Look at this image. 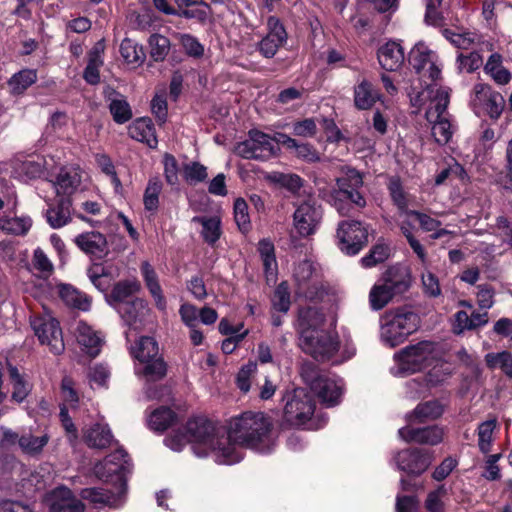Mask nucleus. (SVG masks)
Here are the masks:
<instances>
[{
	"label": "nucleus",
	"mask_w": 512,
	"mask_h": 512,
	"mask_svg": "<svg viewBox=\"0 0 512 512\" xmlns=\"http://www.w3.org/2000/svg\"><path fill=\"white\" fill-rule=\"evenodd\" d=\"M187 439L198 457L212 456L219 464L231 465L239 462L243 455L229 446L224 430L205 417H195L186 424Z\"/></svg>",
	"instance_id": "nucleus-2"
},
{
	"label": "nucleus",
	"mask_w": 512,
	"mask_h": 512,
	"mask_svg": "<svg viewBox=\"0 0 512 512\" xmlns=\"http://www.w3.org/2000/svg\"><path fill=\"white\" fill-rule=\"evenodd\" d=\"M471 103L476 113L484 112L492 119H498L505 106L504 97L483 83L474 86Z\"/></svg>",
	"instance_id": "nucleus-15"
},
{
	"label": "nucleus",
	"mask_w": 512,
	"mask_h": 512,
	"mask_svg": "<svg viewBox=\"0 0 512 512\" xmlns=\"http://www.w3.org/2000/svg\"><path fill=\"white\" fill-rule=\"evenodd\" d=\"M140 271L145 285L154 300L156 308L162 312H165L167 308V301L163 295V291L155 269L150 265V263L145 261L141 264Z\"/></svg>",
	"instance_id": "nucleus-28"
},
{
	"label": "nucleus",
	"mask_w": 512,
	"mask_h": 512,
	"mask_svg": "<svg viewBox=\"0 0 512 512\" xmlns=\"http://www.w3.org/2000/svg\"><path fill=\"white\" fill-rule=\"evenodd\" d=\"M32 226V219L28 216L0 217V230L17 236L28 233Z\"/></svg>",
	"instance_id": "nucleus-43"
},
{
	"label": "nucleus",
	"mask_w": 512,
	"mask_h": 512,
	"mask_svg": "<svg viewBox=\"0 0 512 512\" xmlns=\"http://www.w3.org/2000/svg\"><path fill=\"white\" fill-rule=\"evenodd\" d=\"M71 201L69 198L62 199L56 207L46 211V220L53 229H59L71 221Z\"/></svg>",
	"instance_id": "nucleus-34"
},
{
	"label": "nucleus",
	"mask_w": 512,
	"mask_h": 512,
	"mask_svg": "<svg viewBox=\"0 0 512 512\" xmlns=\"http://www.w3.org/2000/svg\"><path fill=\"white\" fill-rule=\"evenodd\" d=\"M83 439L89 447L104 449L112 443L113 435L108 425L97 422L83 428Z\"/></svg>",
	"instance_id": "nucleus-30"
},
{
	"label": "nucleus",
	"mask_w": 512,
	"mask_h": 512,
	"mask_svg": "<svg viewBox=\"0 0 512 512\" xmlns=\"http://www.w3.org/2000/svg\"><path fill=\"white\" fill-rule=\"evenodd\" d=\"M110 378L109 369L103 364H96L88 371V379L91 387H105Z\"/></svg>",
	"instance_id": "nucleus-57"
},
{
	"label": "nucleus",
	"mask_w": 512,
	"mask_h": 512,
	"mask_svg": "<svg viewBox=\"0 0 512 512\" xmlns=\"http://www.w3.org/2000/svg\"><path fill=\"white\" fill-rule=\"evenodd\" d=\"M271 431L272 423L268 417L262 412L249 411L230 420L226 438H229L228 445L241 455L242 447L266 453L274 445Z\"/></svg>",
	"instance_id": "nucleus-4"
},
{
	"label": "nucleus",
	"mask_w": 512,
	"mask_h": 512,
	"mask_svg": "<svg viewBox=\"0 0 512 512\" xmlns=\"http://www.w3.org/2000/svg\"><path fill=\"white\" fill-rule=\"evenodd\" d=\"M362 186V174L354 168L344 167L342 175L336 178V186L323 193V198L341 215H347L350 212V203L358 208L366 206V199L360 192Z\"/></svg>",
	"instance_id": "nucleus-5"
},
{
	"label": "nucleus",
	"mask_w": 512,
	"mask_h": 512,
	"mask_svg": "<svg viewBox=\"0 0 512 512\" xmlns=\"http://www.w3.org/2000/svg\"><path fill=\"white\" fill-rule=\"evenodd\" d=\"M497 427L496 419H489L479 424L477 428L479 450L487 454L491 451L494 440V431Z\"/></svg>",
	"instance_id": "nucleus-45"
},
{
	"label": "nucleus",
	"mask_w": 512,
	"mask_h": 512,
	"mask_svg": "<svg viewBox=\"0 0 512 512\" xmlns=\"http://www.w3.org/2000/svg\"><path fill=\"white\" fill-rule=\"evenodd\" d=\"M149 45L151 47V57L155 61L163 60L170 49L169 39L159 34H154L149 38Z\"/></svg>",
	"instance_id": "nucleus-53"
},
{
	"label": "nucleus",
	"mask_w": 512,
	"mask_h": 512,
	"mask_svg": "<svg viewBox=\"0 0 512 512\" xmlns=\"http://www.w3.org/2000/svg\"><path fill=\"white\" fill-rule=\"evenodd\" d=\"M131 353L139 362L135 366L137 375L143 376L147 381H156L166 375V365L158 357L159 349L157 342L151 337H141L134 346Z\"/></svg>",
	"instance_id": "nucleus-9"
},
{
	"label": "nucleus",
	"mask_w": 512,
	"mask_h": 512,
	"mask_svg": "<svg viewBox=\"0 0 512 512\" xmlns=\"http://www.w3.org/2000/svg\"><path fill=\"white\" fill-rule=\"evenodd\" d=\"M457 61L458 69L467 73L477 70L483 63L481 55L477 52H471L468 55L459 54Z\"/></svg>",
	"instance_id": "nucleus-61"
},
{
	"label": "nucleus",
	"mask_w": 512,
	"mask_h": 512,
	"mask_svg": "<svg viewBox=\"0 0 512 512\" xmlns=\"http://www.w3.org/2000/svg\"><path fill=\"white\" fill-rule=\"evenodd\" d=\"M418 326L419 318L412 311L407 309L387 311L381 318V341L389 347H396L417 331Z\"/></svg>",
	"instance_id": "nucleus-7"
},
{
	"label": "nucleus",
	"mask_w": 512,
	"mask_h": 512,
	"mask_svg": "<svg viewBox=\"0 0 512 512\" xmlns=\"http://www.w3.org/2000/svg\"><path fill=\"white\" fill-rule=\"evenodd\" d=\"M235 152L245 159L267 160L275 155L276 145L269 135L252 130L248 139L237 144Z\"/></svg>",
	"instance_id": "nucleus-14"
},
{
	"label": "nucleus",
	"mask_w": 512,
	"mask_h": 512,
	"mask_svg": "<svg viewBox=\"0 0 512 512\" xmlns=\"http://www.w3.org/2000/svg\"><path fill=\"white\" fill-rule=\"evenodd\" d=\"M32 264L34 269L39 271L43 277L50 276L54 270L52 262L41 248L34 250Z\"/></svg>",
	"instance_id": "nucleus-58"
},
{
	"label": "nucleus",
	"mask_w": 512,
	"mask_h": 512,
	"mask_svg": "<svg viewBox=\"0 0 512 512\" xmlns=\"http://www.w3.org/2000/svg\"><path fill=\"white\" fill-rule=\"evenodd\" d=\"M37 79L38 76L35 69L25 68L13 74L8 80L7 85L12 95H21L36 83Z\"/></svg>",
	"instance_id": "nucleus-38"
},
{
	"label": "nucleus",
	"mask_w": 512,
	"mask_h": 512,
	"mask_svg": "<svg viewBox=\"0 0 512 512\" xmlns=\"http://www.w3.org/2000/svg\"><path fill=\"white\" fill-rule=\"evenodd\" d=\"M162 186L163 185L159 177H152L149 179L143 197L146 210H157L159 206V195L162 191Z\"/></svg>",
	"instance_id": "nucleus-48"
},
{
	"label": "nucleus",
	"mask_w": 512,
	"mask_h": 512,
	"mask_svg": "<svg viewBox=\"0 0 512 512\" xmlns=\"http://www.w3.org/2000/svg\"><path fill=\"white\" fill-rule=\"evenodd\" d=\"M132 464L128 454L123 449H117L107 455L102 461L94 465L95 476L105 482L111 481L115 486L120 487V478L124 481L126 488V474L131 471Z\"/></svg>",
	"instance_id": "nucleus-12"
},
{
	"label": "nucleus",
	"mask_w": 512,
	"mask_h": 512,
	"mask_svg": "<svg viewBox=\"0 0 512 512\" xmlns=\"http://www.w3.org/2000/svg\"><path fill=\"white\" fill-rule=\"evenodd\" d=\"M389 247L386 244L379 243L372 247L369 254L361 258L363 267L370 268L378 263L384 262L389 257Z\"/></svg>",
	"instance_id": "nucleus-52"
},
{
	"label": "nucleus",
	"mask_w": 512,
	"mask_h": 512,
	"mask_svg": "<svg viewBox=\"0 0 512 512\" xmlns=\"http://www.w3.org/2000/svg\"><path fill=\"white\" fill-rule=\"evenodd\" d=\"M179 41L185 52L194 58H200L204 54V46L190 34H180Z\"/></svg>",
	"instance_id": "nucleus-60"
},
{
	"label": "nucleus",
	"mask_w": 512,
	"mask_h": 512,
	"mask_svg": "<svg viewBox=\"0 0 512 512\" xmlns=\"http://www.w3.org/2000/svg\"><path fill=\"white\" fill-rule=\"evenodd\" d=\"M43 501L49 512H84L86 509L82 500L64 486L48 492Z\"/></svg>",
	"instance_id": "nucleus-17"
},
{
	"label": "nucleus",
	"mask_w": 512,
	"mask_h": 512,
	"mask_svg": "<svg viewBox=\"0 0 512 512\" xmlns=\"http://www.w3.org/2000/svg\"><path fill=\"white\" fill-rule=\"evenodd\" d=\"M129 135L140 142L146 143L149 147L157 146V138L152 121L149 118L135 120L128 128Z\"/></svg>",
	"instance_id": "nucleus-32"
},
{
	"label": "nucleus",
	"mask_w": 512,
	"mask_h": 512,
	"mask_svg": "<svg viewBox=\"0 0 512 512\" xmlns=\"http://www.w3.org/2000/svg\"><path fill=\"white\" fill-rule=\"evenodd\" d=\"M116 310L130 329L138 330L150 315L151 309L146 300L135 298L127 303L116 305Z\"/></svg>",
	"instance_id": "nucleus-21"
},
{
	"label": "nucleus",
	"mask_w": 512,
	"mask_h": 512,
	"mask_svg": "<svg viewBox=\"0 0 512 512\" xmlns=\"http://www.w3.org/2000/svg\"><path fill=\"white\" fill-rule=\"evenodd\" d=\"M120 487L115 486V491L104 488H84L80 492L82 500L89 501L95 506H107L112 509L121 507L125 502L126 488L124 481L120 478Z\"/></svg>",
	"instance_id": "nucleus-18"
},
{
	"label": "nucleus",
	"mask_w": 512,
	"mask_h": 512,
	"mask_svg": "<svg viewBox=\"0 0 512 512\" xmlns=\"http://www.w3.org/2000/svg\"><path fill=\"white\" fill-rule=\"evenodd\" d=\"M9 377L13 387L11 399L17 403L23 402L30 393V385L14 366H9Z\"/></svg>",
	"instance_id": "nucleus-44"
},
{
	"label": "nucleus",
	"mask_w": 512,
	"mask_h": 512,
	"mask_svg": "<svg viewBox=\"0 0 512 512\" xmlns=\"http://www.w3.org/2000/svg\"><path fill=\"white\" fill-rule=\"evenodd\" d=\"M49 437L46 434L35 436L30 433L23 434L19 438V447L28 455H37L41 453L43 448L47 445Z\"/></svg>",
	"instance_id": "nucleus-46"
},
{
	"label": "nucleus",
	"mask_w": 512,
	"mask_h": 512,
	"mask_svg": "<svg viewBox=\"0 0 512 512\" xmlns=\"http://www.w3.org/2000/svg\"><path fill=\"white\" fill-rule=\"evenodd\" d=\"M175 420L174 412L169 408L156 409L149 417L148 424L155 431H164Z\"/></svg>",
	"instance_id": "nucleus-50"
},
{
	"label": "nucleus",
	"mask_w": 512,
	"mask_h": 512,
	"mask_svg": "<svg viewBox=\"0 0 512 512\" xmlns=\"http://www.w3.org/2000/svg\"><path fill=\"white\" fill-rule=\"evenodd\" d=\"M378 61L387 71H396L404 63V50L400 43L388 41L378 49Z\"/></svg>",
	"instance_id": "nucleus-27"
},
{
	"label": "nucleus",
	"mask_w": 512,
	"mask_h": 512,
	"mask_svg": "<svg viewBox=\"0 0 512 512\" xmlns=\"http://www.w3.org/2000/svg\"><path fill=\"white\" fill-rule=\"evenodd\" d=\"M443 412V405L432 400L418 404L412 412L406 415V419L409 424L424 423L439 418Z\"/></svg>",
	"instance_id": "nucleus-31"
},
{
	"label": "nucleus",
	"mask_w": 512,
	"mask_h": 512,
	"mask_svg": "<svg viewBox=\"0 0 512 512\" xmlns=\"http://www.w3.org/2000/svg\"><path fill=\"white\" fill-rule=\"evenodd\" d=\"M192 222L202 225L201 235L208 244L212 245L220 238L221 221L218 216H195L192 218Z\"/></svg>",
	"instance_id": "nucleus-41"
},
{
	"label": "nucleus",
	"mask_w": 512,
	"mask_h": 512,
	"mask_svg": "<svg viewBox=\"0 0 512 512\" xmlns=\"http://www.w3.org/2000/svg\"><path fill=\"white\" fill-rule=\"evenodd\" d=\"M75 243L85 253L97 258L107 254V241L104 235L98 232H87L76 237Z\"/></svg>",
	"instance_id": "nucleus-29"
},
{
	"label": "nucleus",
	"mask_w": 512,
	"mask_h": 512,
	"mask_svg": "<svg viewBox=\"0 0 512 512\" xmlns=\"http://www.w3.org/2000/svg\"><path fill=\"white\" fill-rule=\"evenodd\" d=\"M15 173L24 181L35 179L43 174V165L35 160H25L16 164Z\"/></svg>",
	"instance_id": "nucleus-51"
},
{
	"label": "nucleus",
	"mask_w": 512,
	"mask_h": 512,
	"mask_svg": "<svg viewBox=\"0 0 512 512\" xmlns=\"http://www.w3.org/2000/svg\"><path fill=\"white\" fill-rule=\"evenodd\" d=\"M399 437L405 442L437 445L442 442L444 429L434 425L425 428H411L410 424L398 430Z\"/></svg>",
	"instance_id": "nucleus-23"
},
{
	"label": "nucleus",
	"mask_w": 512,
	"mask_h": 512,
	"mask_svg": "<svg viewBox=\"0 0 512 512\" xmlns=\"http://www.w3.org/2000/svg\"><path fill=\"white\" fill-rule=\"evenodd\" d=\"M337 237L341 251L355 255L367 243L368 231L359 221H343L338 226Z\"/></svg>",
	"instance_id": "nucleus-16"
},
{
	"label": "nucleus",
	"mask_w": 512,
	"mask_h": 512,
	"mask_svg": "<svg viewBox=\"0 0 512 512\" xmlns=\"http://www.w3.org/2000/svg\"><path fill=\"white\" fill-rule=\"evenodd\" d=\"M268 33L259 43V51L266 58H272L287 39V33L280 20L270 16L267 20Z\"/></svg>",
	"instance_id": "nucleus-22"
},
{
	"label": "nucleus",
	"mask_w": 512,
	"mask_h": 512,
	"mask_svg": "<svg viewBox=\"0 0 512 512\" xmlns=\"http://www.w3.org/2000/svg\"><path fill=\"white\" fill-rule=\"evenodd\" d=\"M183 176L187 183L197 184L207 178V168L198 162H191L184 166Z\"/></svg>",
	"instance_id": "nucleus-54"
},
{
	"label": "nucleus",
	"mask_w": 512,
	"mask_h": 512,
	"mask_svg": "<svg viewBox=\"0 0 512 512\" xmlns=\"http://www.w3.org/2000/svg\"><path fill=\"white\" fill-rule=\"evenodd\" d=\"M164 175L166 182L171 185L178 184V163L175 157L171 154H165L163 157Z\"/></svg>",
	"instance_id": "nucleus-63"
},
{
	"label": "nucleus",
	"mask_w": 512,
	"mask_h": 512,
	"mask_svg": "<svg viewBox=\"0 0 512 512\" xmlns=\"http://www.w3.org/2000/svg\"><path fill=\"white\" fill-rule=\"evenodd\" d=\"M484 71L498 85H506L512 78L509 70L503 66L502 56L498 53H493L490 55L484 66Z\"/></svg>",
	"instance_id": "nucleus-39"
},
{
	"label": "nucleus",
	"mask_w": 512,
	"mask_h": 512,
	"mask_svg": "<svg viewBox=\"0 0 512 512\" xmlns=\"http://www.w3.org/2000/svg\"><path fill=\"white\" fill-rule=\"evenodd\" d=\"M299 346L316 360L331 359L340 350L337 335L326 328L325 316L317 308H303L298 320Z\"/></svg>",
	"instance_id": "nucleus-3"
},
{
	"label": "nucleus",
	"mask_w": 512,
	"mask_h": 512,
	"mask_svg": "<svg viewBox=\"0 0 512 512\" xmlns=\"http://www.w3.org/2000/svg\"><path fill=\"white\" fill-rule=\"evenodd\" d=\"M234 219L238 226V228L246 232L250 228V217L248 213V205L247 203L239 198L236 199L234 203Z\"/></svg>",
	"instance_id": "nucleus-56"
},
{
	"label": "nucleus",
	"mask_w": 512,
	"mask_h": 512,
	"mask_svg": "<svg viewBox=\"0 0 512 512\" xmlns=\"http://www.w3.org/2000/svg\"><path fill=\"white\" fill-rule=\"evenodd\" d=\"M409 285L410 277L407 269L400 267L389 268L383 277L370 289V308L374 311L383 309L396 294L406 291Z\"/></svg>",
	"instance_id": "nucleus-8"
},
{
	"label": "nucleus",
	"mask_w": 512,
	"mask_h": 512,
	"mask_svg": "<svg viewBox=\"0 0 512 512\" xmlns=\"http://www.w3.org/2000/svg\"><path fill=\"white\" fill-rule=\"evenodd\" d=\"M395 460L400 470L419 475L429 467L432 456L428 451L421 449L403 450L396 455Z\"/></svg>",
	"instance_id": "nucleus-20"
},
{
	"label": "nucleus",
	"mask_w": 512,
	"mask_h": 512,
	"mask_svg": "<svg viewBox=\"0 0 512 512\" xmlns=\"http://www.w3.org/2000/svg\"><path fill=\"white\" fill-rule=\"evenodd\" d=\"M140 289L141 284L135 279L120 281L113 287L108 302L116 309V305L129 302L128 298L139 292Z\"/></svg>",
	"instance_id": "nucleus-35"
},
{
	"label": "nucleus",
	"mask_w": 512,
	"mask_h": 512,
	"mask_svg": "<svg viewBox=\"0 0 512 512\" xmlns=\"http://www.w3.org/2000/svg\"><path fill=\"white\" fill-rule=\"evenodd\" d=\"M75 336L81 350L90 357H96L104 344V336L85 322H79L75 329Z\"/></svg>",
	"instance_id": "nucleus-24"
},
{
	"label": "nucleus",
	"mask_w": 512,
	"mask_h": 512,
	"mask_svg": "<svg viewBox=\"0 0 512 512\" xmlns=\"http://www.w3.org/2000/svg\"><path fill=\"white\" fill-rule=\"evenodd\" d=\"M87 275L92 284L100 291H106L113 280L111 272L102 265H94L88 269Z\"/></svg>",
	"instance_id": "nucleus-49"
},
{
	"label": "nucleus",
	"mask_w": 512,
	"mask_h": 512,
	"mask_svg": "<svg viewBox=\"0 0 512 512\" xmlns=\"http://www.w3.org/2000/svg\"><path fill=\"white\" fill-rule=\"evenodd\" d=\"M301 377L324 405L331 407L339 403L342 395L341 380L322 375L313 364H304Z\"/></svg>",
	"instance_id": "nucleus-10"
},
{
	"label": "nucleus",
	"mask_w": 512,
	"mask_h": 512,
	"mask_svg": "<svg viewBox=\"0 0 512 512\" xmlns=\"http://www.w3.org/2000/svg\"><path fill=\"white\" fill-rule=\"evenodd\" d=\"M317 276V270L314 263L309 259H304L295 265L293 278L298 286L297 293L307 298H312L314 292L310 290V284Z\"/></svg>",
	"instance_id": "nucleus-26"
},
{
	"label": "nucleus",
	"mask_w": 512,
	"mask_h": 512,
	"mask_svg": "<svg viewBox=\"0 0 512 512\" xmlns=\"http://www.w3.org/2000/svg\"><path fill=\"white\" fill-rule=\"evenodd\" d=\"M283 400L285 401V418L292 425L301 426L309 421L314 414L315 405L304 388H296L287 392Z\"/></svg>",
	"instance_id": "nucleus-13"
},
{
	"label": "nucleus",
	"mask_w": 512,
	"mask_h": 512,
	"mask_svg": "<svg viewBox=\"0 0 512 512\" xmlns=\"http://www.w3.org/2000/svg\"><path fill=\"white\" fill-rule=\"evenodd\" d=\"M443 36L456 48L468 50L479 41V37L474 32L464 31L461 29H444Z\"/></svg>",
	"instance_id": "nucleus-40"
},
{
	"label": "nucleus",
	"mask_w": 512,
	"mask_h": 512,
	"mask_svg": "<svg viewBox=\"0 0 512 512\" xmlns=\"http://www.w3.org/2000/svg\"><path fill=\"white\" fill-rule=\"evenodd\" d=\"M273 308L277 311L286 313L290 308V293L285 283L280 284L272 298Z\"/></svg>",
	"instance_id": "nucleus-59"
},
{
	"label": "nucleus",
	"mask_w": 512,
	"mask_h": 512,
	"mask_svg": "<svg viewBox=\"0 0 512 512\" xmlns=\"http://www.w3.org/2000/svg\"><path fill=\"white\" fill-rule=\"evenodd\" d=\"M30 323L41 344L47 345L56 355L64 351L62 329L49 310L44 308L43 313L31 318Z\"/></svg>",
	"instance_id": "nucleus-11"
},
{
	"label": "nucleus",
	"mask_w": 512,
	"mask_h": 512,
	"mask_svg": "<svg viewBox=\"0 0 512 512\" xmlns=\"http://www.w3.org/2000/svg\"><path fill=\"white\" fill-rule=\"evenodd\" d=\"M82 181V171L76 166H66L60 169L53 186L57 195L70 196L75 193Z\"/></svg>",
	"instance_id": "nucleus-25"
},
{
	"label": "nucleus",
	"mask_w": 512,
	"mask_h": 512,
	"mask_svg": "<svg viewBox=\"0 0 512 512\" xmlns=\"http://www.w3.org/2000/svg\"><path fill=\"white\" fill-rule=\"evenodd\" d=\"M109 99V109L114 121L119 124L129 121L132 117V111L125 97L113 91Z\"/></svg>",
	"instance_id": "nucleus-42"
},
{
	"label": "nucleus",
	"mask_w": 512,
	"mask_h": 512,
	"mask_svg": "<svg viewBox=\"0 0 512 512\" xmlns=\"http://www.w3.org/2000/svg\"><path fill=\"white\" fill-rule=\"evenodd\" d=\"M298 158H301L307 162H317L320 160L319 153L314 147L308 143L295 142V146L292 150Z\"/></svg>",
	"instance_id": "nucleus-64"
},
{
	"label": "nucleus",
	"mask_w": 512,
	"mask_h": 512,
	"mask_svg": "<svg viewBox=\"0 0 512 512\" xmlns=\"http://www.w3.org/2000/svg\"><path fill=\"white\" fill-rule=\"evenodd\" d=\"M424 293L429 297H438L441 294L439 280L431 271L425 270L421 275Z\"/></svg>",
	"instance_id": "nucleus-62"
},
{
	"label": "nucleus",
	"mask_w": 512,
	"mask_h": 512,
	"mask_svg": "<svg viewBox=\"0 0 512 512\" xmlns=\"http://www.w3.org/2000/svg\"><path fill=\"white\" fill-rule=\"evenodd\" d=\"M104 48L98 43L88 54V63L84 70L83 77L87 83L95 85L100 82V68L103 66Z\"/></svg>",
	"instance_id": "nucleus-37"
},
{
	"label": "nucleus",
	"mask_w": 512,
	"mask_h": 512,
	"mask_svg": "<svg viewBox=\"0 0 512 512\" xmlns=\"http://www.w3.org/2000/svg\"><path fill=\"white\" fill-rule=\"evenodd\" d=\"M120 53L128 64L139 65L145 59L142 46H139L131 39H124L120 45Z\"/></svg>",
	"instance_id": "nucleus-47"
},
{
	"label": "nucleus",
	"mask_w": 512,
	"mask_h": 512,
	"mask_svg": "<svg viewBox=\"0 0 512 512\" xmlns=\"http://www.w3.org/2000/svg\"><path fill=\"white\" fill-rule=\"evenodd\" d=\"M409 61L416 74L407 91L410 103L417 111L426 106V119L432 124L435 141L446 144L452 137L453 128L446 114L449 88L441 85L442 63L437 54L423 43L413 47Z\"/></svg>",
	"instance_id": "nucleus-1"
},
{
	"label": "nucleus",
	"mask_w": 512,
	"mask_h": 512,
	"mask_svg": "<svg viewBox=\"0 0 512 512\" xmlns=\"http://www.w3.org/2000/svg\"><path fill=\"white\" fill-rule=\"evenodd\" d=\"M438 358L437 345L430 341H421L405 347L394 355L395 363L391 372L395 376L403 377L433 365Z\"/></svg>",
	"instance_id": "nucleus-6"
},
{
	"label": "nucleus",
	"mask_w": 512,
	"mask_h": 512,
	"mask_svg": "<svg viewBox=\"0 0 512 512\" xmlns=\"http://www.w3.org/2000/svg\"><path fill=\"white\" fill-rule=\"evenodd\" d=\"M58 295L62 301L71 307L87 311L90 308V298L68 284H59L57 286Z\"/></svg>",
	"instance_id": "nucleus-36"
},
{
	"label": "nucleus",
	"mask_w": 512,
	"mask_h": 512,
	"mask_svg": "<svg viewBox=\"0 0 512 512\" xmlns=\"http://www.w3.org/2000/svg\"><path fill=\"white\" fill-rule=\"evenodd\" d=\"M378 100H380V93L369 81L364 79L355 86L354 103L358 109H370Z\"/></svg>",
	"instance_id": "nucleus-33"
},
{
	"label": "nucleus",
	"mask_w": 512,
	"mask_h": 512,
	"mask_svg": "<svg viewBox=\"0 0 512 512\" xmlns=\"http://www.w3.org/2000/svg\"><path fill=\"white\" fill-rule=\"evenodd\" d=\"M388 189L394 204L398 207L399 210L407 215V212L410 211L407 209L408 200L400 181L398 179H391Z\"/></svg>",
	"instance_id": "nucleus-55"
},
{
	"label": "nucleus",
	"mask_w": 512,
	"mask_h": 512,
	"mask_svg": "<svg viewBox=\"0 0 512 512\" xmlns=\"http://www.w3.org/2000/svg\"><path fill=\"white\" fill-rule=\"evenodd\" d=\"M321 216L320 208L312 200L304 201L294 212V226L301 236H309L315 232Z\"/></svg>",
	"instance_id": "nucleus-19"
}]
</instances>
